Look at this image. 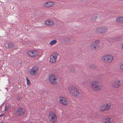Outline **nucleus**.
<instances>
[{
    "label": "nucleus",
    "mask_w": 123,
    "mask_h": 123,
    "mask_svg": "<svg viewBox=\"0 0 123 123\" xmlns=\"http://www.w3.org/2000/svg\"><path fill=\"white\" fill-rule=\"evenodd\" d=\"M68 90L69 93L74 96L78 97L79 94V89L74 86H72L69 87Z\"/></svg>",
    "instance_id": "obj_1"
},
{
    "label": "nucleus",
    "mask_w": 123,
    "mask_h": 123,
    "mask_svg": "<svg viewBox=\"0 0 123 123\" xmlns=\"http://www.w3.org/2000/svg\"><path fill=\"white\" fill-rule=\"evenodd\" d=\"M91 86L92 89L96 91H100L102 88L101 84L97 82H92L91 83Z\"/></svg>",
    "instance_id": "obj_2"
},
{
    "label": "nucleus",
    "mask_w": 123,
    "mask_h": 123,
    "mask_svg": "<svg viewBox=\"0 0 123 123\" xmlns=\"http://www.w3.org/2000/svg\"><path fill=\"white\" fill-rule=\"evenodd\" d=\"M111 106L110 103H106L101 105L99 107V109L101 111H107L110 108Z\"/></svg>",
    "instance_id": "obj_3"
},
{
    "label": "nucleus",
    "mask_w": 123,
    "mask_h": 123,
    "mask_svg": "<svg viewBox=\"0 0 123 123\" xmlns=\"http://www.w3.org/2000/svg\"><path fill=\"white\" fill-rule=\"evenodd\" d=\"M102 60L105 62L110 63L113 60L114 57L112 55H106L103 56Z\"/></svg>",
    "instance_id": "obj_4"
},
{
    "label": "nucleus",
    "mask_w": 123,
    "mask_h": 123,
    "mask_svg": "<svg viewBox=\"0 0 123 123\" xmlns=\"http://www.w3.org/2000/svg\"><path fill=\"white\" fill-rule=\"evenodd\" d=\"M100 46V41L98 40L93 42L90 45L91 48L93 50H96L98 49Z\"/></svg>",
    "instance_id": "obj_5"
},
{
    "label": "nucleus",
    "mask_w": 123,
    "mask_h": 123,
    "mask_svg": "<svg viewBox=\"0 0 123 123\" xmlns=\"http://www.w3.org/2000/svg\"><path fill=\"white\" fill-rule=\"evenodd\" d=\"M49 80L50 82L53 84L57 83L58 81L57 76L54 74L50 75L49 77Z\"/></svg>",
    "instance_id": "obj_6"
},
{
    "label": "nucleus",
    "mask_w": 123,
    "mask_h": 123,
    "mask_svg": "<svg viewBox=\"0 0 123 123\" xmlns=\"http://www.w3.org/2000/svg\"><path fill=\"white\" fill-rule=\"evenodd\" d=\"M39 70V68L37 66L33 67L29 71L30 74L32 75H34L38 74Z\"/></svg>",
    "instance_id": "obj_7"
},
{
    "label": "nucleus",
    "mask_w": 123,
    "mask_h": 123,
    "mask_svg": "<svg viewBox=\"0 0 123 123\" xmlns=\"http://www.w3.org/2000/svg\"><path fill=\"white\" fill-rule=\"evenodd\" d=\"M49 120L52 123H56L57 118L55 114L52 112L49 113Z\"/></svg>",
    "instance_id": "obj_8"
},
{
    "label": "nucleus",
    "mask_w": 123,
    "mask_h": 123,
    "mask_svg": "<svg viewBox=\"0 0 123 123\" xmlns=\"http://www.w3.org/2000/svg\"><path fill=\"white\" fill-rule=\"evenodd\" d=\"M58 55V53L56 52L53 53L50 56V62L51 63L55 62Z\"/></svg>",
    "instance_id": "obj_9"
},
{
    "label": "nucleus",
    "mask_w": 123,
    "mask_h": 123,
    "mask_svg": "<svg viewBox=\"0 0 123 123\" xmlns=\"http://www.w3.org/2000/svg\"><path fill=\"white\" fill-rule=\"evenodd\" d=\"M107 30V29L106 27H101L97 28L96 30V31L98 33H104L106 32Z\"/></svg>",
    "instance_id": "obj_10"
},
{
    "label": "nucleus",
    "mask_w": 123,
    "mask_h": 123,
    "mask_svg": "<svg viewBox=\"0 0 123 123\" xmlns=\"http://www.w3.org/2000/svg\"><path fill=\"white\" fill-rule=\"evenodd\" d=\"M27 54L29 56L35 57L38 55V53L36 51H30L28 52Z\"/></svg>",
    "instance_id": "obj_11"
},
{
    "label": "nucleus",
    "mask_w": 123,
    "mask_h": 123,
    "mask_svg": "<svg viewBox=\"0 0 123 123\" xmlns=\"http://www.w3.org/2000/svg\"><path fill=\"white\" fill-rule=\"evenodd\" d=\"M55 4L54 2L47 1L43 4V6L44 7H52L54 6Z\"/></svg>",
    "instance_id": "obj_12"
},
{
    "label": "nucleus",
    "mask_w": 123,
    "mask_h": 123,
    "mask_svg": "<svg viewBox=\"0 0 123 123\" xmlns=\"http://www.w3.org/2000/svg\"><path fill=\"white\" fill-rule=\"evenodd\" d=\"M25 112L24 109L22 108H19L17 109L16 114L18 116H21L23 115Z\"/></svg>",
    "instance_id": "obj_13"
},
{
    "label": "nucleus",
    "mask_w": 123,
    "mask_h": 123,
    "mask_svg": "<svg viewBox=\"0 0 123 123\" xmlns=\"http://www.w3.org/2000/svg\"><path fill=\"white\" fill-rule=\"evenodd\" d=\"M120 81L118 80H115L114 83L112 84V86L115 88H117L119 87L121 85Z\"/></svg>",
    "instance_id": "obj_14"
},
{
    "label": "nucleus",
    "mask_w": 123,
    "mask_h": 123,
    "mask_svg": "<svg viewBox=\"0 0 123 123\" xmlns=\"http://www.w3.org/2000/svg\"><path fill=\"white\" fill-rule=\"evenodd\" d=\"M59 101L61 104L63 105H66L68 104L67 99L64 97H60L59 98Z\"/></svg>",
    "instance_id": "obj_15"
},
{
    "label": "nucleus",
    "mask_w": 123,
    "mask_h": 123,
    "mask_svg": "<svg viewBox=\"0 0 123 123\" xmlns=\"http://www.w3.org/2000/svg\"><path fill=\"white\" fill-rule=\"evenodd\" d=\"M44 23L47 25H53L54 22L52 20H48L45 21L44 22Z\"/></svg>",
    "instance_id": "obj_16"
},
{
    "label": "nucleus",
    "mask_w": 123,
    "mask_h": 123,
    "mask_svg": "<svg viewBox=\"0 0 123 123\" xmlns=\"http://www.w3.org/2000/svg\"><path fill=\"white\" fill-rule=\"evenodd\" d=\"M117 22L123 23V17H120L117 18L116 20Z\"/></svg>",
    "instance_id": "obj_17"
},
{
    "label": "nucleus",
    "mask_w": 123,
    "mask_h": 123,
    "mask_svg": "<svg viewBox=\"0 0 123 123\" xmlns=\"http://www.w3.org/2000/svg\"><path fill=\"white\" fill-rule=\"evenodd\" d=\"M111 121V119L110 118H107L105 119V123H110Z\"/></svg>",
    "instance_id": "obj_18"
},
{
    "label": "nucleus",
    "mask_w": 123,
    "mask_h": 123,
    "mask_svg": "<svg viewBox=\"0 0 123 123\" xmlns=\"http://www.w3.org/2000/svg\"><path fill=\"white\" fill-rule=\"evenodd\" d=\"M57 42V41L56 40H54L51 41L49 43V44L51 45H52L55 44Z\"/></svg>",
    "instance_id": "obj_19"
},
{
    "label": "nucleus",
    "mask_w": 123,
    "mask_h": 123,
    "mask_svg": "<svg viewBox=\"0 0 123 123\" xmlns=\"http://www.w3.org/2000/svg\"><path fill=\"white\" fill-rule=\"evenodd\" d=\"M14 44L12 43H9L8 44V47L9 48H11L13 47Z\"/></svg>",
    "instance_id": "obj_20"
},
{
    "label": "nucleus",
    "mask_w": 123,
    "mask_h": 123,
    "mask_svg": "<svg viewBox=\"0 0 123 123\" xmlns=\"http://www.w3.org/2000/svg\"><path fill=\"white\" fill-rule=\"evenodd\" d=\"M26 80L27 81V85H31V83L30 82V80L27 77H26Z\"/></svg>",
    "instance_id": "obj_21"
},
{
    "label": "nucleus",
    "mask_w": 123,
    "mask_h": 123,
    "mask_svg": "<svg viewBox=\"0 0 123 123\" xmlns=\"http://www.w3.org/2000/svg\"><path fill=\"white\" fill-rule=\"evenodd\" d=\"M9 109V107H8V105L6 104V105L5 107V111L8 110Z\"/></svg>",
    "instance_id": "obj_22"
},
{
    "label": "nucleus",
    "mask_w": 123,
    "mask_h": 123,
    "mask_svg": "<svg viewBox=\"0 0 123 123\" xmlns=\"http://www.w3.org/2000/svg\"><path fill=\"white\" fill-rule=\"evenodd\" d=\"M120 69L122 70L123 71V64H121L120 66Z\"/></svg>",
    "instance_id": "obj_23"
},
{
    "label": "nucleus",
    "mask_w": 123,
    "mask_h": 123,
    "mask_svg": "<svg viewBox=\"0 0 123 123\" xmlns=\"http://www.w3.org/2000/svg\"><path fill=\"white\" fill-rule=\"evenodd\" d=\"M3 115V114H1V115H0V117H1V116H2Z\"/></svg>",
    "instance_id": "obj_24"
},
{
    "label": "nucleus",
    "mask_w": 123,
    "mask_h": 123,
    "mask_svg": "<svg viewBox=\"0 0 123 123\" xmlns=\"http://www.w3.org/2000/svg\"><path fill=\"white\" fill-rule=\"evenodd\" d=\"M122 48L123 49V44L122 45Z\"/></svg>",
    "instance_id": "obj_25"
},
{
    "label": "nucleus",
    "mask_w": 123,
    "mask_h": 123,
    "mask_svg": "<svg viewBox=\"0 0 123 123\" xmlns=\"http://www.w3.org/2000/svg\"><path fill=\"white\" fill-rule=\"evenodd\" d=\"M0 123H4L3 122H0Z\"/></svg>",
    "instance_id": "obj_26"
}]
</instances>
